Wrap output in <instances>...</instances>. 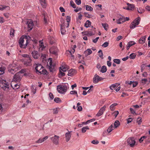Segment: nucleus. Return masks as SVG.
<instances>
[{"mask_svg": "<svg viewBox=\"0 0 150 150\" xmlns=\"http://www.w3.org/2000/svg\"><path fill=\"white\" fill-rule=\"evenodd\" d=\"M146 142H150V138L148 136H143L141 137L139 139L140 143H142L144 140Z\"/></svg>", "mask_w": 150, "mask_h": 150, "instance_id": "9b49d317", "label": "nucleus"}, {"mask_svg": "<svg viewBox=\"0 0 150 150\" xmlns=\"http://www.w3.org/2000/svg\"><path fill=\"white\" fill-rule=\"evenodd\" d=\"M4 105L2 103H0V114H1L3 111H5V109L3 107Z\"/></svg>", "mask_w": 150, "mask_h": 150, "instance_id": "c756f323", "label": "nucleus"}, {"mask_svg": "<svg viewBox=\"0 0 150 150\" xmlns=\"http://www.w3.org/2000/svg\"><path fill=\"white\" fill-rule=\"evenodd\" d=\"M49 32H51V35L49 34V43L50 44L52 45L55 43L56 40V39L54 38V36L53 35V32L52 31V30L50 29H49Z\"/></svg>", "mask_w": 150, "mask_h": 150, "instance_id": "423d86ee", "label": "nucleus"}, {"mask_svg": "<svg viewBox=\"0 0 150 150\" xmlns=\"http://www.w3.org/2000/svg\"><path fill=\"white\" fill-rule=\"evenodd\" d=\"M58 111L57 108L53 109V113L54 114H57L58 113Z\"/></svg>", "mask_w": 150, "mask_h": 150, "instance_id": "5fc2aeb1", "label": "nucleus"}, {"mask_svg": "<svg viewBox=\"0 0 150 150\" xmlns=\"http://www.w3.org/2000/svg\"><path fill=\"white\" fill-rule=\"evenodd\" d=\"M37 73L39 74L40 73L41 74H45L47 72V71L44 69L43 67L40 64H36V67H35Z\"/></svg>", "mask_w": 150, "mask_h": 150, "instance_id": "7ed1b4c3", "label": "nucleus"}, {"mask_svg": "<svg viewBox=\"0 0 150 150\" xmlns=\"http://www.w3.org/2000/svg\"><path fill=\"white\" fill-rule=\"evenodd\" d=\"M120 125V122L118 120H116L115 122L114 123V128H116L118 127Z\"/></svg>", "mask_w": 150, "mask_h": 150, "instance_id": "72a5a7b5", "label": "nucleus"}, {"mask_svg": "<svg viewBox=\"0 0 150 150\" xmlns=\"http://www.w3.org/2000/svg\"><path fill=\"white\" fill-rule=\"evenodd\" d=\"M106 107V106L105 105H104L103 107L101 108L99 110L97 114L96 115L99 117L102 115L104 112L105 110Z\"/></svg>", "mask_w": 150, "mask_h": 150, "instance_id": "4468645a", "label": "nucleus"}, {"mask_svg": "<svg viewBox=\"0 0 150 150\" xmlns=\"http://www.w3.org/2000/svg\"><path fill=\"white\" fill-rule=\"evenodd\" d=\"M4 67H1L0 68V71L1 72L0 75H1L4 73Z\"/></svg>", "mask_w": 150, "mask_h": 150, "instance_id": "37998d69", "label": "nucleus"}, {"mask_svg": "<svg viewBox=\"0 0 150 150\" xmlns=\"http://www.w3.org/2000/svg\"><path fill=\"white\" fill-rule=\"evenodd\" d=\"M14 31L15 30L11 28L10 33V35H12L13 36L14 35Z\"/></svg>", "mask_w": 150, "mask_h": 150, "instance_id": "a18cd8bd", "label": "nucleus"}, {"mask_svg": "<svg viewBox=\"0 0 150 150\" xmlns=\"http://www.w3.org/2000/svg\"><path fill=\"white\" fill-rule=\"evenodd\" d=\"M68 67L65 63H62L59 68V72L58 75H64L65 73L63 72H65L68 69Z\"/></svg>", "mask_w": 150, "mask_h": 150, "instance_id": "20e7f679", "label": "nucleus"}, {"mask_svg": "<svg viewBox=\"0 0 150 150\" xmlns=\"http://www.w3.org/2000/svg\"><path fill=\"white\" fill-rule=\"evenodd\" d=\"M70 93L71 94H77V91H70Z\"/></svg>", "mask_w": 150, "mask_h": 150, "instance_id": "0e129e2a", "label": "nucleus"}, {"mask_svg": "<svg viewBox=\"0 0 150 150\" xmlns=\"http://www.w3.org/2000/svg\"><path fill=\"white\" fill-rule=\"evenodd\" d=\"M48 62H49L50 66H49V69L50 72H53L54 71V65L52 64V58H49L48 59Z\"/></svg>", "mask_w": 150, "mask_h": 150, "instance_id": "f8f14e48", "label": "nucleus"}, {"mask_svg": "<svg viewBox=\"0 0 150 150\" xmlns=\"http://www.w3.org/2000/svg\"><path fill=\"white\" fill-rule=\"evenodd\" d=\"M54 100L55 102L58 103L59 101H60V100L59 98L56 97L54 98Z\"/></svg>", "mask_w": 150, "mask_h": 150, "instance_id": "603ef678", "label": "nucleus"}, {"mask_svg": "<svg viewBox=\"0 0 150 150\" xmlns=\"http://www.w3.org/2000/svg\"><path fill=\"white\" fill-rule=\"evenodd\" d=\"M76 71L75 69H71L68 71L67 75H73L76 74Z\"/></svg>", "mask_w": 150, "mask_h": 150, "instance_id": "a211bd4d", "label": "nucleus"}, {"mask_svg": "<svg viewBox=\"0 0 150 150\" xmlns=\"http://www.w3.org/2000/svg\"><path fill=\"white\" fill-rule=\"evenodd\" d=\"M117 105V103H114L112 104L110 106V110L111 111H114L115 109V106Z\"/></svg>", "mask_w": 150, "mask_h": 150, "instance_id": "bb28decb", "label": "nucleus"}, {"mask_svg": "<svg viewBox=\"0 0 150 150\" xmlns=\"http://www.w3.org/2000/svg\"><path fill=\"white\" fill-rule=\"evenodd\" d=\"M27 24H28V28H30L29 29V30H31L33 28V21H30L29 22V21H28L27 22Z\"/></svg>", "mask_w": 150, "mask_h": 150, "instance_id": "6ab92c4d", "label": "nucleus"}, {"mask_svg": "<svg viewBox=\"0 0 150 150\" xmlns=\"http://www.w3.org/2000/svg\"><path fill=\"white\" fill-rule=\"evenodd\" d=\"M41 58L42 59V62L46 61V54H42Z\"/></svg>", "mask_w": 150, "mask_h": 150, "instance_id": "a19ab883", "label": "nucleus"}, {"mask_svg": "<svg viewBox=\"0 0 150 150\" xmlns=\"http://www.w3.org/2000/svg\"><path fill=\"white\" fill-rule=\"evenodd\" d=\"M138 84V82L136 81L133 82H132V85L133 87H135Z\"/></svg>", "mask_w": 150, "mask_h": 150, "instance_id": "4d7b16f0", "label": "nucleus"}, {"mask_svg": "<svg viewBox=\"0 0 150 150\" xmlns=\"http://www.w3.org/2000/svg\"><path fill=\"white\" fill-rule=\"evenodd\" d=\"M146 66L145 64H142L141 66V69L142 70V71L145 69L146 68Z\"/></svg>", "mask_w": 150, "mask_h": 150, "instance_id": "3c124183", "label": "nucleus"}, {"mask_svg": "<svg viewBox=\"0 0 150 150\" xmlns=\"http://www.w3.org/2000/svg\"><path fill=\"white\" fill-rule=\"evenodd\" d=\"M86 9L87 10L90 11H91L93 10V8L92 7H91L90 6H88V5H86Z\"/></svg>", "mask_w": 150, "mask_h": 150, "instance_id": "f704fd0d", "label": "nucleus"}, {"mask_svg": "<svg viewBox=\"0 0 150 150\" xmlns=\"http://www.w3.org/2000/svg\"><path fill=\"white\" fill-rule=\"evenodd\" d=\"M127 5L128 6L127 7L124 8V9L127 10H132L134 8V5L133 4H131L128 3Z\"/></svg>", "mask_w": 150, "mask_h": 150, "instance_id": "aec40b11", "label": "nucleus"}, {"mask_svg": "<svg viewBox=\"0 0 150 150\" xmlns=\"http://www.w3.org/2000/svg\"><path fill=\"white\" fill-rule=\"evenodd\" d=\"M53 143L55 145H57L59 143V136L55 135L53 137L51 138Z\"/></svg>", "mask_w": 150, "mask_h": 150, "instance_id": "9d476101", "label": "nucleus"}, {"mask_svg": "<svg viewBox=\"0 0 150 150\" xmlns=\"http://www.w3.org/2000/svg\"><path fill=\"white\" fill-rule=\"evenodd\" d=\"M19 73H20L21 74H24V75H27L28 74V73L26 71L25 69H22L18 72L16 73L14 75H18L17 74Z\"/></svg>", "mask_w": 150, "mask_h": 150, "instance_id": "4be33fe9", "label": "nucleus"}, {"mask_svg": "<svg viewBox=\"0 0 150 150\" xmlns=\"http://www.w3.org/2000/svg\"><path fill=\"white\" fill-rule=\"evenodd\" d=\"M47 139V136H46L44 137L42 139L40 138L38 139L37 141L35 142V143H41L45 140H46Z\"/></svg>", "mask_w": 150, "mask_h": 150, "instance_id": "b1692460", "label": "nucleus"}, {"mask_svg": "<svg viewBox=\"0 0 150 150\" xmlns=\"http://www.w3.org/2000/svg\"><path fill=\"white\" fill-rule=\"evenodd\" d=\"M1 6H2V7H0V10H3L4 9H5L6 8H8V9H9L10 7L9 6H2L1 5Z\"/></svg>", "mask_w": 150, "mask_h": 150, "instance_id": "4c0bfd02", "label": "nucleus"}, {"mask_svg": "<svg viewBox=\"0 0 150 150\" xmlns=\"http://www.w3.org/2000/svg\"><path fill=\"white\" fill-rule=\"evenodd\" d=\"M146 37V36H144L141 37L139 41V43L140 44L144 43L145 42Z\"/></svg>", "mask_w": 150, "mask_h": 150, "instance_id": "393cba45", "label": "nucleus"}, {"mask_svg": "<svg viewBox=\"0 0 150 150\" xmlns=\"http://www.w3.org/2000/svg\"><path fill=\"white\" fill-rule=\"evenodd\" d=\"M92 52V51L90 49H88L84 52L85 54H86L87 55H90L91 54Z\"/></svg>", "mask_w": 150, "mask_h": 150, "instance_id": "7c9ffc66", "label": "nucleus"}, {"mask_svg": "<svg viewBox=\"0 0 150 150\" xmlns=\"http://www.w3.org/2000/svg\"><path fill=\"white\" fill-rule=\"evenodd\" d=\"M49 97L51 100H53L54 98V96L52 93H50L49 94Z\"/></svg>", "mask_w": 150, "mask_h": 150, "instance_id": "c03bdc74", "label": "nucleus"}, {"mask_svg": "<svg viewBox=\"0 0 150 150\" xmlns=\"http://www.w3.org/2000/svg\"><path fill=\"white\" fill-rule=\"evenodd\" d=\"M11 86L14 89H18L20 87L19 85H18L17 84H14V87H13L12 86V83L11 84Z\"/></svg>", "mask_w": 150, "mask_h": 150, "instance_id": "2f4dec72", "label": "nucleus"}, {"mask_svg": "<svg viewBox=\"0 0 150 150\" xmlns=\"http://www.w3.org/2000/svg\"><path fill=\"white\" fill-rule=\"evenodd\" d=\"M129 44L130 45H131V46L134 45L136 43L135 42L133 41H130L128 42Z\"/></svg>", "mask_w": 150, "mask_h": 150, "instance_id": "bf43d9fd", "label": "nucleus"}, {"mask_svg": "<svg viewBox=\"0 0 150 150\" xmlns=\"http://www.w3.org/2000/svg\"><path fill=\"white\" fill-rule=\"evenodd\" d=\"M104 79V78L100 77L99 76H96L93 79V82L96 83Z\"/></svg>", "mask_w": 150, "mask_h": 150, "instance_id": "ddd939ff", "label": "nucleus"}, {"mask_svg": "<svg viewBox=\"0 0 150 150\" xmlns=\"http://www.w3.org/2000/svg\"><path fill=\"white\" fill-rule=\"evenodd\" d=\"M0 86L4 90H8L9 87V83L6 80H1L0 81Z\"/></svg>", "mask_w": 150, "mask_h": 150, "instance_id": "39448f33", "label": "nucleus"}, {"mask_svg": "<svg viewBox=\"0 0 150 150\" xmlns=\"http://www.w3.org/2000/svg\"><path fill=\"white\" fill-rule=\"evenodd\" d=\"M127 142L130 146L133 147L135 145L136 142L134 138H129L127 139Z\"/></svg>", "mask_w": 150, "mask_h": 150, "instance_id": "6e6552de", "label": "nucleus"}, {"mask_svg": "<svg viewBox=\"0 0 150 150\" xmlns=\"http://www.w3.org/2000/svg\"><path fill=\"white\" fill-rule=\"evenodd\" d=\"M40 47L39 48V50H43L44 48L45 47L44 46L43 43L42 42H41V43H40Z\"/></svg>", "mask_w": 150, "mask_h": 150, "instance_id": "79ce46f5", "label": "nucleus"}, {"mask_svg": "<svg viewBox=\"0 0 150 150\" xmlns=\"http://www.w3.org/2000/svg\"><path fill=\"white\" fill-rule=\"evenodd\" d=\"M91 24V22L89 20H87L85 23L84 26L86 28L90 26Z\"/></svg>", "mask_w": 150, "mask_h": 150, "instance_id": "cd10ccee", "label": "nucleus"}, {"mask_svg": "<svg viewBox=\"0 0 150 150\" xmlns=\"http://www.w3.org/2000/svg\"><path fill=\"white\" fill-rule=\"evenodd\" d=\"M98 53H99V56L101 59H103V54L102 52V51L101 50H100L98 51Z\"/></svg>", "mask_w": 150, "mask_h": 150, "instance_id": "e433bc0d", "label": "nucleus"}, {"mask_svg": "<svg viewBox=\"0 0 150 150\" xmlns=\"http://www.w3.org/2000/svg\"><path fill=\"white\" fill-rule=\"evenodd\" d=\"M49 51L50 54H53L55 55H57L58 50L56 46H54L51 47L49 49Z\"/></svg>", "mask_w": 150, "mask_h": 150, "instance_id": "1a4fd4ad", "label": "nucleus"}, {"mask_svg": "<svg viewBox=\"0 0 150 150\" xmlns=\"http://www.w3.org/2000/svg\"><path fill=\"white\" fill-rule=\"evenodd\" d=\"M114 62L117 64H119L120 62V61L119 59H115L113 60Z\"/></svg>", "mask_w": 150, "mask_h": 150, "instance_id": "de8ad7c7", "label": "nucleus"}, {"mask_svg": "<svg viewBox=\"0 0 150 150\" xmlns=\"http://www.w3.org/2000/svg\"><path fill=\"white\" fill-rule=\"evenodd\" d=\"M59 10L61 12H64L65 11L64 8L62 7L59 8Z\"/></svg>", "mask_w": 150, "mask_h": 150, "instance_id": "774afa93", "label": "nucleus"}, {"mask_svg": "<svg viewBox=\"0 0 150 150\" xmlns=\"http://www.w3.org/2000/svg\"><path fill=\"white\" fill-rule=\"evenodd\" d=\"M116 86V85L115 84H112L110 87V89L112 90L114 88H115Z\"/></svg>", "mask_w": 150, "mask_h": 150, "instance_id": "6e6d98bb", "label": "nucleus"}, {"mask_svg": "<svg viewBox=\"0 0 150 150\" xmlns=\"http://www.w3.org/2000/svg\"><path fill=\"white\" fill-rule=\"evenodd\" d=\"M119 113V112L118 111H115L113 112V114H114V116H115V117H116L118 115Z\"/></svg>", "mask_w": 150, "mask_h": 150, "instance_id": "864d4df0", "label": "nucleus"}, {"mask_svg": "<svg viewBox=\"0 0 150 150\" xmlns=\"http://www.w3.org/2000/svg\"><path fill=\"white\" fill-rule=\"evenodd\" d=\"M107 70L106 67L105 66H103L102 67L100 71L102 73H104Z\"/></svg>", "mask_w": 150, "mask_h": 150, "instance_id": "473e14b6", "label": "nucleus"}, {"mask_svg": "<svg viewBox=\"0 0 150 150\" xmlns=\"http://www.w3.org/2000/svg\"><path fill=\"white\" fill-rule=\"evenodd\" d=\"M140 20V18L138 17L130 24L129 26L130 28L131 29H133L134 28L136 25L139 24Z\"/></svg>", "mask_w": 150, "mask_h": 150, "instance_id": "0eeeda50", "label": "nucleus"}, {"mask_svg": "<svg viewBox=\"0 0 150 150\" xmlns=\"http://www.w3.org/2000/svg\"><path fill=\"white\" fill-rule=\"evenodd\" d=\"M89 129V128L88 126H87L86 127H84L82 128L81 130L82 133H85L87 129Z\"/></svg>", "mask_w": 150, "mask_h": 150, "instance_id": "c9c22d12", "label": "nucleus"}, {"mask_svg": "<svg viewBox=\"0 0 150 150\" xmlns=\"http://www.w3.org/2000/svg\"><path fill=\"white\" fill-rule=\"evenodd\" d=\"M40 3L43 8H45L47 6L46 0H40Z\"/></svg>", "mask_w": 150, "mask_h": 150, "instance_id": "5701e85b", "label": "nucleus"}, {"mask_svg": "<svg viewBox=\"0 0 150 150\" xmlns=\"http://www.w3.org/2000/svg\"><path fill=\"white\" fill-rule=\"evenodd\" d=\"M75 2L77 4L79 5L81 4V0H76Z\"/></svg>", "mask_w": 150, "mask_h": 150, "instance_id": "052dcab7", "label": "nucleus"}, {"mask_svg": "<svg viewBox=\"0 0 150 150\" xmlns=\"http://www.w3.org/2000/svg\"><path fill=\"white\" fill-rule=\"evenodd\" d=\"M102 25L105 29L106 30H107V27H108V25L106 23H102Z\"/></svg>", "mask_w": 150, "mask_h": 150, "instance_id": "8fccbe9b", "label": "nucleus"}, {"mask_svg": "<svg viewBox=\"0 0 150 150\" xmlns=\"http://www.w3.org/2000/svg\"><path fill=\"white\" fill-rule=\"evenodd\" d=\"M28 39L27 36L26 35L22 36L20 38L19 41L20 47L23 48H25L28 44Z\"/></svg>", "mask_w": 150, "mask_h": 150, "instance_id": "f257e3e1", "label": "nucleus"}, {"mask_svg": "<svg viewBox=\"0 0 150 150\" xmlns=\"http://www.w3.org/2000/svg\"><path fill=\"white\" fill-rule=\"evenodd\" d=\"M126 21L125 18L124 16H122L120 17L119 19L117 21V23L118 24H121L123 23Z\"/></svg>", "mask_w": 150, "mask_h": 150, "instance_id": "dca6fc26", "label": "nucleus"}, {"mask_svg": "<svg viewBox=\"0 0 150 150\" xmlns=\"http://www.w3.org/2000/svg\"><path fill=\"white\" fill-rule=\"evenodd\" d=\"M109 45V43L108 42H105L102 45V47H108Z\"/></svg>", "mask_w": 150, "mask_h": 150, "instance_id": "49530a36", "label": "nucleus"}, {"mask_svg": "<svg viewBox=\"0 0 150 150\" xmlns=\"http://www.w3.org/2000/svg\"><path fill=\"white\" fill-rule=\"evenodd\" d=\"M86 33V34L87 35L89 36H91L94 35V33L91 31H87Z\"/></svg>", "mask_w": 150, "mask_h": 150, "instance_id": "09e8293b", "label": "nucleus"}, {"mask_svg": "<svg viewBox=\"0 0 150 150\" xmlns=\"http://www.w3.org/2000/svg\"><path fill=\"white\" fill-rule=\"evenodd\" d=\"M68 84H64L58 85L57 86V90L59 93H64L66 92L68 88Z\"/></svg>", "mask_w": 150, "mask_h": 150, "instance_id": "f03ea898", "label": "nucleus"}, {"mask_svg": "<svg viewBox=\"0 0 150 150\" xmlns=\"http://www.w3.org/2000/svg\"><path fill=\"white\" fill-rule=\"evenodd\" d=\"M82 107L81 106H79L77 108V110L79 111H81L82 110Z\"/></svg>", "mask_w": 150, "mask_h": 150, "instance_id": "69168bd1", "label": "nucleus"}, {"mask_svg": "<svg viewBox=\"0 0 150 150\" xmlns=\"http://www.w3.org/2000/svg\"><path fill=\"white\" fill-rule=\"evenodd\" d=\"M66 20L68 23H69L71 20V18L70 16H67L66 18Z\"/></svg>", "mask_w": 150, "mask_h": 150, "instance_id": "e2e57ef3", "label": "nucleus"}, {"mask_svg": "<svg viewBox=\"0 0 150 150\" xmlns=\"http://www.w3.org/2000/svg\"><path fill=\"white\" fill-rule=\"evenodd\" d=\"M91 143L93 144H97L99 142L97 140H93L92 141Z\"/></svg>", "mask_w": 150, "mask_h": 150, "instance_id": "13d9d810", "label": "nucleus"}, {"mask_svg": "<svg viewBox=\"0 0 150 150\" xmlns=\"http://www.w3.org/2000/svg\"><path fill=\"white\" fill-rule=\"evenodd\" d=\"M32 54L33 57L35 59H37L39 56V54H38V52L37 51H33Z\"/></svg>", "mask_w": 150, "mask_h": 150, "instance_id": "412c9836", "label": "nucleus"}, {"mask_svg": "<svg viewBox=\"0 0 150 150\" xmlns=\"http://www.w3.org/2000/svg\"><path fill=\"white\" fill-rule=\"evenodd\" d=\"M99 39V37H98L96 38L95 39L93 40V42L94 43H96L98 41V39Z\"/></svg>", "mask_w": 150, "mask_h": 150, "instance_id": "680f3d73", "label": "nucleus"}, {"mask_svg": "<svg viewBox=\"0 0 150 150\" xmlns=\"http://www.w3.org/2000/svg\"><path fill=\"white\" fill-rule=\"evenodd\" d=\"M21 79L22 78L20 77V76H14L12 82L13 83L14 82H19Z\"/></svg>", "mask_w": 150, "mask_h": 150, "instance_id": "2eb2a0df", "label": "nucleus"}, {"mask_svg": "<svg viewBox=\"0 0 150 150\" xmlns=\"http://www.w3.org/2000/svg\"><path fill=\"white\" fill-rule=\"evenodd\" d=\"M61 34L62 35L64 34L66 32V31L65 29V27L63 25H61Z\"/></svg>", "mask_w": 150, "mask_h": 150, "instance_id": "a878e982", "label": "nucleus"}, {"mask_svg": "<svg viewBox=\"0 0 150 150\" xmlns=\"http://www.w3.org/2000/svg\"><path fill=\"white\" fill-rule=\"evenodd\" d=\"M136 56V54L134 53H132L130 55L129 57L130 58L133 59L135 58Z\"/></svg>", "mask_w": 150, "mask_h": 150, "instance_id": "58836bf2", "label": "nucleus"}, {"mask_svg": "<svg viewBox=\"0 0 150 150\" xmlns=\"http://www.w3.org/2000/svg\"><path fill=\"white\" fill-rule=\"evenodd\" d=\"M114 129V127H113V125H112L110 127H109L107 130V132H108V133H110Z\"/></svg>", "mask_w": 150, "mask_h": 150, "instance_id": "c85d7f7f", "label": "nucleus"}, {"mask_svg": "<svg viewBox=\"0 0 150 150\" xmlns=\"http://www.w3.org/2000/svg\"><path fill=\"white\" fill-rule=\"evenodd\" d=\"M71 132H68L65 134V137L66 138V141L67 142L69 141L71 137Z\"/></svg>", "mask_w": 150, "mask_h": 150, "instance_id": "f3484780", "label": "nucleus"}, {"mask_svg": "<svg viewBox=\"0 0 150 150\" xmlns=\"http://www.w3.org/2000/svg\"><path fill=\"white\" fill-rule=\"evenodd\" d=\"M22 56L23 57H25L27 58H29V57H30V56L29 55L27 54H22Z\"/></svg>", "mask_w": 150, "mask_h": 150, "instance_id": "338daca9", "label": "nucleus"}, {"mask_svg": "<svg viewBox=\"0 0 150 150\" xmlns=\"http://www.w3.org/2000/svg\"><path fill=\"white\" fill-rule=\"evenodd\" d=\"M70 5L74 8H76V5L72 0H71L70 2Z\"/></svg>", "mask_w": 150, "mask_h": 150, "instance_id": "ea45409f", "label": "nucleus"}]
</instances>
